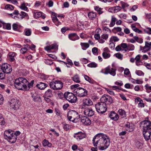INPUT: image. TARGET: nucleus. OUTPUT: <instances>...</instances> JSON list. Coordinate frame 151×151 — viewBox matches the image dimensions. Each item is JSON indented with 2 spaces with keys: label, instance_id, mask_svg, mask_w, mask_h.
Segmentation results:
<instances>
[{
  "label": "nucleus",
  "instance_id": "bf43d9fd",
  "mask_svg": "<svg viewBox=\"0 0 151 151\" xmlns=\"http://www.w3.org/2000/svg\"><path fill=\"white\" fill-rule=\"evenodd\" d=\"M144 31L145 32L151 35V28L150 27H147L144 29Z\"/></svg>",
  "mask_w": 151,
  "mask_h": 151
},
{
  "label": "nucleus",
  "instance_id": "c03bdc74",
  "mask_svg": "<svg viewBox=\"0 0 151 151\" xmlns=\"http://www.w3.org/2000/svg\"><path fill=\"white\" fill-rule=\"evenodd\" d=\"M120 4L122 6V8L124 10V11H125V8L129 6V5L127 3H126L122 1L120 2Z\"/></svg>",
  "mask_w": 151,
  "mask_h": 151
},
{
  "label": "nucleus",
  "instance_id": "f257e3e1",
  "mask_svg": "<svg viewBox=\"0 0 151 151\" xmlns=\"http://www.w3.org/2000/svg\"><path fill=\"white\" fill-rule=\"evenodd\" d=\"M92 142L94 147L103 150L107 149L110 143L109 137L102 133L95 135L93 138Z\"/></svg>",
  "mask_w": 151,
  "mask_h": 151
},
{
  "label": "nucleus",
  "instance_id": "5701e85b",
  "mask_svg": "<svg viewBox=\"0 0 151 151\" xmlns=\"http://www.w3.org/2000/svg\"><path fill=\"white\" fill-rule=\"evenodd\" d=\"M32 97L33 99V100L35 102L40 103L41 101V98L39 96L33 94L32 96Z\"/></svg>",
  "mask_w": 151,
  "mask_h": 151
},
{
  "label": "nucleus",
  "instance_id": "4d7b16f0",
  "mask_svg": "<svg viewBox=\"0 0 151 151\" xmlns=\"http://www.w3.org/2000/svg\"><path fill=\"white\" fill-rule=\"evenodd\" d=\"M135 73L139 76H142L144 75V73L141 70H137L135 72Z\"/></svg>",
  "mask_w": 151,
  "mask_h": 151
},
{
  "label": "nucleus",
  "instance_id": "0e129e2a",
  "mask_svg": "<svg viewBox=\"0 0 151 151\" xmlns=\"http://www.w3.org/2000/svg\"><path fill=\"white\" fill-rule=\"evenodd\" d=\"M121 47H122L123 49H127L128 45L126 43H122L121 44Z\"/></svg>",
  "mask_w": 151,
  "mask_h": 151
},
{
  "label": "nucleus",
  "instance_id": "3c124183",
  "mask_svg": "<svg viewBox=\"0 0 151 151\" xmlns=\"http://www.w3.org/2000/svg\"><path fill=\"white\" fill-rule=\"evenodd\" d=\"M102 9L101 8L97 6H96L94 8L95 10L99 14H101L103 13V12L101 11Z\"/></svg>",
  "mask_w": 151,
  "mask_h": 151
},
{
  "label": "nucleus",
  "instance_id": "a211bd4d",
  "mask_svg": "<svg viewBox=\"0 0 151 151\" xmlns=\"http://www.w3.org/2000/svg\"><path fill=\"white\" fill-rule=\"evenodd\" d=\"M109 117L111 119L115 121L117 120L119 118L118 114L114 111L111 112L109 115Z\"/></svg>",
  "mask_w": 151,
  "mask_h": 151
},
{
  "label": "nucleus",
  "instance_id": "8fccbe9b",
  "mask_svg": "<svg viewBox=\"0 0 151 151\" xmlns=\"http://www.w3.org/2000/svg\"><path fill=\"white\" fill-rule=\"evenodd\" d=\"M134 38L136 41L138 43H142L143 42V39L141 38H139L137 36H135L134 37Z\"/></svg>",
  "mask_w": 151,
  "mask_h": 151
},
{
  "label": "nucleus",
  "instance_id": "603ef678",
  "mask_svg": "<svg viewBox=\"0 0 151 151\" xmlns=\"http://www.w3.org/2000/svg\"><path fill=\"white\" fill-rule=\"evenodd\" d=\"M134 49V46L132 44H129L128 45L127 50H133Z\"/></svg>",
  "mask_w": 151,
  "mask_h": 151
},
{
  "label": "nucleus",
  "instance_id": "f8f14e48",
  "mask_svg": "<svg viewBox=\"0 0 151 151\" xmlns=\"http://www.w3.org/2000/svg\"><path fill=\"white\" fill-rule=\"evenodd\" d=\"M76 92L78 96L81 97L87 96L88 93L86 89L81 87L77 88Z\"/></svg>",
  "mask_w": 151,
  "mask_h": 151
},
{
  "label": "nucleus",
  "instance_id": "6ab92c4d",
  "mask_svg": "<svg viewBox=\"0 0 151 151\" xmlns=\"http://www.w3.org/2000/svg\"><path fill=\"white\" fill-rule=\"evenodd\" d=\"M69 38L73 41H75L79 39V37L77 35L76 33H72L68 35Z\"/></svg>",
  "mask_w": 151,
  "mask_h": 151
},
{
  "label": "nucleus",
  "instance_id": "2f4dec72",
  "mask_svg": "<svg viewBox=\"0 0 151 151\" xmlns=\"http://www.w3.org/2000/svg\"><path fill=\"white\" fill-rule=\"evenodd\" d=\"M136 102H139L138 103V106L139 107H144V104L143 103V101L140 98H138L135 99Z\"/></svg>",
  "mask_w": 151,
  "mask_h": 151
},
{
  "label": "nucleus",
  "instance_id": "49530a36",
  "mask_svg": "<svg viewBox=\"0 0 151 151\" xmlns=\"http://www.w3.org/2000/svg\"><path fill=\"white\" fill-rule=\"evenodd\" d=\"M34 80H32L30 83H28H28L27 85H28V86H27V90H28L29 89L31 88H32L33 87V85L34 83Z\"/></svg>",
  "mask_w": 151,
  "mask_h": 151
},
{
  "label": "nucleus",
  "instance_id": "4be33fe9",
  "mask_svg": "<svg viewBox=\"0 0 151 151\" xmlns=\"http://www.w3.org/2000/svg\"><path fill=\"white\" fill-rule=\"evenodd\" d=\"M47 84L42 82H40L39 84H37L36 85V87L41 90L44 89L47 87Z\"/></svg>",
  "mask_w": 151,
  "mask_h": 151
},
{
  "label": "nucleus",
  "instance_id": "774afa93",
  "mask_svg": "<svg viewBox=\"0 0 151 151\" xmlns=\"http://www.w3.org/2000/svg\"><path fill=\"white\" fill-rule=\"evenodd\" d=\"M94 38L96 40H99L100 39H101V37H100V35L98 33H96L94 35Z\"/></svg>",
  "mask_w": 151,
  "mask_h": 151
},
{
  "label": "nucleus",
  "instance_id": "338daca9",
  "mask_svg": "<svg viewBox=\"0 0 151 151\" xmlns=\"http://www.w3.org/2000/svg\"><path fill=\"white\" fill-rule=\"evenodd\" d=\"M27 49L26 47H24L22 48L20 50V52L21 53L24 54L27 52Z\"/></svg>",
  "mask_w": 151,
  "mask_h": 151
},
{
  "label": "nucleus",
  "instance_id": "7c9ffc66",
  "mask_svg": "<svg viewBox=\"0 0 151 151\" xmlns=\"http://www.w3.org/2000/svg\"><path fill=\"white\" fill-rule=\"evenodd\" d=\"M80 45L81 46L82 49L83 50H86L89 46V44L87 43L81 42Z\"/></svg>",
  "mask_w": 151,
  "mask_h": 151
},
{
  "label": "nucleus",
  "instance_id": "473e14b6",
  "mask_svg": "<svg viewBox=\"0 0 151 151\" xmlns=\"http://www.w3.org/2000/svg\"><path fill=\"white\" fill-rule=\"evenodd\" d=\"M19 14L18 11L16 10L14 11L13 13L11 14L10 15L12 16V17H14L13 15H14V18H15V17H18L19 18Z\"/></svg>",
  "mask_w": 151,
  "mask_h": 151
},
{
  "label": "nucleus",
  "instance_id": "a18cd8bd",
  "mask_svg": "<svg viewBox=\"0 0 151 151\" xmlns=\"http://www.w3.org/2000/svg\"><path fill=\"white\" fill-rule=\"evenodd\" d=\"M34 16L35 18L40 17L42 16V13L41 12H35Z\"/></svg>",
  "mask_w": 151,
  "mask_h": 151
},
{
  "label": "nucleus",
  "instance_id": "39448f33",
  "mask_svg": "<svg viewBox=\"0 0 151 151\" xmlns=\"http://www.w3.org/2000/svg\"><path fill=\"white\" fill-rule=\"evenodd\" d=\"M95 106L96 111L99 113L103 114L106 111L107 106L105 103L101 101L95 104Z\"/></svg>",
  "mask_w": 151,
  "mask_h": 151
},
{
  "label": "nucleus",
  "instance_id": "6e6552de",
  "mask_svg": "<svg viewBox=\"0 0 151 151\" xmlns=\"http://www.w3.org/2000/svg\"><path fill=\"white\" fill-rule=\"evenodd\" d=\"M64 96L66 99L71 103H75L77 101V97L72 93H65Z\"/></svg>",
  "mask_w": 151,
  "mask_h": 151
},
{
  "label": "nucleus",
  "instance_id": "37998d69",
  "mask_svg": "<svg viewBox=\"0 0 151 151\" xmlns=\"http://www.w3.org/2000/svg\"><path fill=\"white\" fill-rule=\"evenodd\" d=\"M119 40V39L116 36H112L110 38V42H117Z\"/></svg>",
  "mask_w": 151,
  "mask_h": 151
},
{
  "label": "nucleus",
  "instance_id": "bb28decb",
  "mask_svg": "<svg viewBox=\"0 0 151 151\" xmlns=\"http://www.w3.org/2000/svg\"><path fill=\"white\" fill-rule=\"evenodd\" d=\"M21 134V132L19 131H16L14 133L13 132V136L12 137H13V141L12 142H14L15 143L17 139V136Z\"/></svg>",
  "mask_w": 151,
  "mask_h": 151
},
{
  "label": "nucleus",
  "instance_id": "4c0bfd02",
  "mask_svg": "<svg viewBox=\"0 0 151 151\" xmlns=\"http://www.w3.org/2000/svg\"><path fill=\"white\" fill-rule=\"evenodd\" d=\"M28 16V14L24 12H21V13L19 14V18L21 19H23L25 17H27Z\"/></svg>",
  "mask_w": 151,
  "mask_h": 151
},
{
  "label": "nucleus",
  "instance_id": "dca6fc26",
  "mask_svg": "<svg viewBox=\"0 0 151 151\" xmlns=\"http://www.w3.org/2000/svg\"><path fill=\"white\" fill-rule=\"evenodd\" d=\"M85 134L81 132L75 133L73 135V137L78 141H79L82 139L85 138Z\"/></svg>",
  "mask_w": 151,
  "mask_h": 151
},
{
  "label": "nucleus",
  "instance_id": "20e7f679",
  "mask_svg": "<svg viewBox=\"0 0 151 151\" xmlns=\"http://www.w3.org/2000/svg\"><path fill=\"white\" fill-rule=\"evenodd\" d=\"M68 119L73 122H76L79 120L80 115L76 111L70 110L68 111L67 114Z\"/></svg>",
  "mask_w": 151,
  "mask_h": 151
},
{
  "label": "nucleus",
  "instance_id": "cd10ccee",
  "mask_svg": "<svg viewBox=\"0 0 151 151\" xmlns=\"http://www.w3.org/2000/svg\"><path fill=\"white\" fill-rule=\"evenodd\" d=\"M131 27L132 29L135 32H137L139 34H142V31L137 28L136 27L135 24H131Z\"/></svg>",
  "mask_w": 151,
  "mask_h": 151
},
{
  "label": "nucleus",
  "instance_id": "6e6d98bb",
  "mask_svg": "<svg viewBox=\"0 0 151 151\" xmlns=\"http://www.w3.org/2000/svg\"><path fill=\"white\" fill-rule=\"evenodd\" d=\"M150 49L149 48H148L145 46L142 47V48L141 47V50H142V52L144 53L148 51Z\"/></svg>",
  "mask_w": 151,
  "mask_h": 151
},
{
  "label": "nucleus",
  "instance_id": "c9c22d12",
  "mask_svg": "<svg viewBox=\"0 0 151 151\" xmlns=\"http://www.w3.org/2000/svg\"><path fill=\"white\" fill-rule=\"evenodd\" d=\"M24 32L26 35L29 36L31 35L32 31L30 29L27 28L24 29Z\"/></svg>",
  "mask_w": 151,
  "mask_h": 151
},
{
  "label": "nucleus",
  "instance_id": "f3484780",
  "mask_svg": "<svg viewBox=\"0 0 151 151\" xmlns=\"http://www.w3.org/2000/svg\"><path fill=\"white\" fill-rule=\"evenodd\" d=\"M80 121L82 124L85 125H89L91 123L90 120L85 116L82 117L80 119Z\"/></svg>",
  "mask_w": 151,
  "mask_h": 151
},
{
  "label": "nucleus",
  "instance_id": "58836bf2",
  "mask_svg": "<svg viewBox=\"0 0 151 151\" xmlns=\"http://www.w3.org/2000/svg\"><path fill=\"white\" fill-rule=\"evenodd\" d=\"M122 28L119 27H114L112 29V32L114 33H116L118 32H120L122 31Z\"/></svg>",
  "mask_w": 151,
  "mask_h": 151
},
{
  "label": "nucleus",
  "instance_id": "4468645a",
  "mask_svg": "<svg viewBox=\"0 0 151 151\" xmlns=\"http://www.w3.org/2000/svg\"><path fill=\"white\" fill-rule=\"evenodd\" d=\"M83 113L85 115L88 116H91L94 114L93 111L91 108L88 107L84 108Z\"/></svg>",
  "mask_w": 151,
  "mask_h": 151
},
{
  "label": "nucleus",
  "instance_id": "ea45409f",
  "mask_svg": "<svg viewBox=\"0 0 151 151\" xmlns=\"http://www.w3.org/2000/svg\"><path fill=\"white\" fill-rule=\"evenodd\" d=\"M44 62L47 65H51L53 64V62L51 59H45Z\"/></svg>",
  "mask_w": 151,
  "mask_h": 151
},
{
  "label": "nucleus",
  "instance_id": "f03ea898",
  "mask_svg": "<svg viewBox=\"0 0 151 151\" xmlns=\"http://www.w3.org/2000/svg\"><path fill=\"white\" fill-rule=\"evenodd\" d=\"M140 125L145 139L146 141L149 140L151 134V122L144 120L140 122Z\"/></svg>",
  "mask_w": 151,
  "mask_h": 151
},
{
  "label": "nucleus",
  "instance_id": "e2e57ef3",
  "mask_svg": "<svg viewBox=\"0 0 151 151\" xmlns=\"http://www.w3.org/2000/svg\"><path fill=\"white\" fill-rule=\"evenodd\" d=\"M114 7L115 13L119 12L122 9L121 7L119 6H115Z\"/></svg>",
  "mask_w": 151,
  "mask_h": 151
},
{
  "label": "nucleus",
  "instance_id": "052dcab7",
  "mask_svg": "<svg viewBox=\"0 0 151 151\" xmlns=\"http://www.w3.org/2000/svg\"><path fill=\"white\" fill-rule=\"evenodd\" d=\"M5 124V122L4 120V118L0 114V124L4 125Z\"/></svg>",
  "mask_w": 151,
  "mask_h": 151
},
{
  "label": "nucleus",
  "instance_id": "c85d7f7f",
  "mask_svg": "<svg viewBox=\"0 0 151 151\" xmlns=\"http://www.w3.org/2000/svg\"><path fill=\"white\" fill-rule=\"evenodd\" d=\"M15 54L13 52H10L9 54L8 58L9 60L11 61H13L15 60Z\"/></svg>",
  "mask_w": 151,
  "mask_h": 151
},
{
  "label": "nucleus",
  "instance_id": "e433bc0d",
  "mask_svg": "<svg viewBox=\"0 0 151 151\" xmlns=\"http://www.w3.org/2000/svg\"><path fill=\"white\" fill-rule=\"evenodd\" d=\"M45 95L47 97H51L52 96V91L50 89H48L45 92Z\"/></svg>",
  "mask_w": 151,
  "mask_h": 151
},
{
  "label": "nucleus",
  "instance_id": "aec40b11",
  "mask_svg": "<svg viewBox=\"0 0 151 151\" xmlns=\"http://www.w3.org/2000/svg\"><path fill=\"white\" fill-rule=\"evenodd\" d=\"M109 37L108 34H103L101 37V39L99 40L100 43H103L105 42V40H107Z\"/></svg>",
  "mask_w": 151,
  "mask_h": 151
},
{
  "label": "nucleus",
  "instance_id": "13d9d810",
  "mask_svg": "<svg viewBox=\"0 0 151 151\" xmlns=\"http://www.w3.org/2000/svg\"><path fill=\"white\" fill-rule=\"evenodd\" d=\"M106 90L107 92L109 93L110 95H114L115 94L114 93L111 89H109L107 88L106 89Z\"/></svg>",
  "mask_w": 151,
  "mask_h": 151
},
{
  "label": "nucleus",
  "instance_id": "393cba45",
  "mask_svg": "<svg viewBox=\"0 0 151 151\" xmlns=\"http://www.w3.org/2000/svg\"><path fill=\"white\" fill-rule=\"evenodd\" d=\"M88 17L91 20H93L95 19L96 17V14L95 12H90L88 13Z\"/></svg>",
  "mask_w": 151,
  "mask_h": 151
},
{
  "label": "nucleus",
  "instance_id": "de8ad7c7",
  "mask_svg": "<svg viewBox=\"0 0 151 151\" xmlns=\"http://www.w3.org/2000/svg\"><path fill=\"white\" fill-rule=\"evenodd\" d=\"M102 55L104 58L105 59L108 58L110 57V54L109 53L103 52Z\"/></svg>",
  "mask_w": 151,
  "mask_h": 151
},
{
  "label": "nucleus",
  "instance_id": "09e8293b",
  "mask_svg": "<svg viewBox=\"0 0 151 151\" xmlns=\"http://www.w3.org/2000/svg\"><path fill=\"white\" fill-rule=\"evenodd\" d=\"M87 66L90 68H96L97 66V64L93 62L88 64Z\"/></svg>",
  "mask_w": 151,
  "mask_h": 151
},
{
  "label": "nucleus",
  "instance_id": "2eb2a0df",
  "mask_svg": "<svg viewBox=\"0 0 151 151\" xmlns=\"http://www.w3.org/2000/svg\"><path fill=\"white\" fill-rule=\"evenodd\" d=\"M83 105L82 108L84 109L86 108H88L87 106H91L93 104V103L92 101L89 98L85 99L83 100Z\"/></svg>",
  "mask_w": 151,
  "mask_h": 151
},
{
  "label": "nucleus",
  "instance_id": "7ed1b4c3",
  "mask_svg": "<svg viewBox=\"0 0 151 151\" xmlns=\"http://www.w3.org/2000/svg\"><path fill=\"white\" fill-rule=\"evenodd\" d=\"M28 81L25 78L20 77L15 80L14 86L15 88L19 90L27 91Z\"/></svg>",
  "mask_w": 151,
  "mask_h": 151
},
{
  "label": "nucleus",
  "instance_id": "f704fd0d",
  "mask_svg": "<svg viewBox=\"0 0 151 151\" xmlns=\"http://www.w3.org/2000/svg\"><path fill=\"white\" fill-rule=\"evenodd\" d=\"M26 4H25L24 3H23L21 4V6L19 7V8L22 10L28 12V9L26 6Z\"/></svg>",
  "mask_w": 151,
  "mask_h": 151
},
{
  "label": "nucleus",
  "instance_id": "412c9836",
  "mask_svg": "<svg viewBox=\"0 0 151 151\" xmlns=\"http://www.w3.org/2000/svg\"><path fill=\"white\" fill-rule=\"evenodd\" d=\"M58 49V47L56 44H53L45 47V50L47 51L50 50L52 49Z\"/></svg>",
  "mask_w": 151,
  "mask_h": 151
},
{
  "label": "nucleus",
  "instance_id": "79ce46f5",
  "mask_svg": "<svg viewBox=\"0 0 151 151\" xmlns=\"http://www.w3.org/2000/svg\"><path fill=\"white\" fill-rule=\"evenodd\" d=\"M3 28L8 30H10L11 29V24L9 23H3Z\"/></svg>",
  "mask_w": 151,
  "mask_h": 151
},
{
  "label": "nucleus",
  "instance_id": "72a5a7b5",
  "mask_svg": "<svg viewBox=\"0 0 151 151\" xmlns=\"http://www.w3.org/2000/svg\"><path fill=\"white\" fill-rule=\"evenodd\" d=\"M118 113L120 115L122 116V118H124L126 116V112L124 110L122 109H119Z\"/></svg>",
  "mask_w": 151,
  "mask_h": 151
},
{
  "label": "nucleus",
  "instance_id": "c756f323",
  "mask_svg": "<svg viewBox=\"0 0 151 151\" xmlns=\"http://www.w3.org/2000/svg\"><path fill=\"white\" fill-rule=\"evenodd\" d=\"M72 78L73 81L76 83L80 82V78L78 74L75 75Z\"/></svg>",
  "mask_w": 151,
  "mask_h": 151
},
{
  "label": "nucleus",
  "instance_id": "0eeeda50",
  "mask_svg": "<svg viewBox=\"0 0 151 151\" xmlns=\"http://www.w3.org/2000/svg\"><path fill=\"white\" fill-rule=\"evenodd\" d=\"M10 107L12 109L17 110L18 109L20 106L19 101L16 98H12L9 101Z\"/></svg>",
  "mask_w": 151,
  "mask_h": 151
},
{
  "label": "nucleus",
  "instance_id": "5fc2aeb1",
  "mask_svg": "<svg viewBox=\"0 0 151 151\" xmlns=\"http://www.w3.org/2000/svg\"><path fill=\"white\" fill-rule=\"evenodd\" d=\"M116 57L119 59L122 60L123 58V55L120 53H116L115 54Z\"/></svg>",
  "mask_w": 151,
  "mask_h": 151
},
{
  "label": "nucleus",
  "instance_id": "864d4df0",
  "mask_svg": "<svg viewBox=\"0 0 151 151\" xmlns=\"http://www.w3.org/2000/svg\"><path fill=\"white\" fill-rule=\"evenodd\" d=\"M5 9L9 10H13L14 9V7L12 5L8 4L5 6Z\"/></svg>",
  "mask_w": 151,
  "mask_h": 151
},
{
  "label": "nucleus",
  "instance_id": "69168bd1",
  "mask_svg": "<svg viewBox=\"0 0 151 151\" xmlns=\"http://www.w3.org/2000/svg\"><path fill=\"white\" fill-rule=\"evenodd\" d=\"M4 101V99L2 95L0 93V105L2 104Z\"/></svg>",
  "mask_w": 151,
  "mask_h": 151
},
{
  "label": "nucleus",
  "instance_id": "680f3d73",
  "mask_svg": "<svg viewBox=\"0 0 151 151\" xmlns=\"http://www.w3.org/2000/svg\"><path fill=\"white\" fill-rule=\"evenodd\" d=\"M92 52L94 54H97L98 52V48L96 47H94L93 48L92 50Z\"/></svg>",
  "mask_w": 151,
  "mask_h": 151
},
{
  "label": "nucleus",
  "instance_id": "a19ab883",
  "mask_svg": "<svg viewBox=\"0 0 151 151\" xmlns=\"http://www.w3.org/2000/svg\"><path fill=\"white\" fill-rule=\"evenodd\" d=\"M116 21V18L113 17H112L111 18V20L110 24H109V26L110 27H112L114 26L115 23V22Z\"/></svg>",
  "mask_w": 151,
  "mask_h": 151
},
{
  "label": "nucleus",
  "instance_id": "ddd939ff",
  "mask_svg": "<svg viewBox=\"0 0 151 151\" xmlns=\"http://www.w3.org/2000/svg\"><path fill=\"white\" fill-rule=\"evenodd\" d=\"M101 101L103 103L107 102L108 104H110L113 102L112 98L110 96L106 95H103L100 99Z\"/></svg>",
  "mask_w": 151,
  "mask_h": 151
},
{
  "label": "nucleus",
  "instance_id": "b1692460",
  "mask_svg": "<svg viewBox=\"0 0 151 151\" xmlns=\"http://www.w3.org/2000/svg\"><path fill=\"white\" fill-rule=\"evenodd\" d=\"M83 76L85 80L91 84H95L96 83V82L95 81L88 76L84 75Z\"/></svg>",
  "mask_w": 151,
  "mask_h": 151
},
{
  "label": "nucleus",
  "instance_id": "423d86ee",
  "mask_svg": "<svg viewBox=\"0 0 151 151\" xmlns=\"http://www.w3.org/2000/svg\"><path fill=\"white\" fill-rule=\"evenodd\" d=\"M50 87L53 90H57L61 89L63 87V83L60 81H55L50 83Z\"/></svg>",
  "mask_w": 151,
  "mask_h": 151
},
{
  "label": "nucleus",
  "instance_id": "9b49d317",
  "mask_svg": "<svg viewBox=\"0 0 151 151\" xmlns=\"http://www.w3.org/2000/svg\"><path fill=\"white\" fill-rule=\"evenodd\" d=\"M1 69L5 73H9L12 70V67L9 64L5 63L2 64Z\"/></svg>",
  "mask_w": 151,
  "mask_h": 151
},
{
  "label": "nucleus",
  "instance_id": "a878e982",
  "mask_svg": "<svg viewBox=\"0 0 151 151\" xmlns=\"http://www.w3.org/2000/svg\"><path fill=\"white\" fill-rule=\"evenodd\" d=\"M42 144L44 147L47 146L49 147H51L52 145V144L46 139H44L43 141Z\"/></svg>",
  "mask_w": 151,
  "mask_h": 151
},
{
  "label": "nucleus",
  "instance_id": "9d476101",
  "mask_svg": "<svg viewBox=\"0 0 151 151\" xmlns=\"http://www.w3.org/2000/svg\"><path fill=\"white\" fill-rule=\"evenodd\" d=\"M116 69L113 68L110 69V67L108 66L104 69L101 70V72L105 74H108L109 73L111 75L114 76L116 74Z\"/></svg>",
  "mask_w": 151,
  "mask_h": 151
},
{
  "label": "nucleus",
  "instance_id": "1a4fd4ad",
  "mask_svg": "<svg viewBox=\"0 0 151 151\" xmlns=\"http://www.w3.org/2000/svg\"><path fill=\"white\" fill-rule=\"evenodd\" d=\"M4 138L8 140V142L11 143H14V142H12L13 140V131L11 130H6L4 133Z\"/></svg>",
  "mask_w": 151,
  "mask_h": 151
}]
</instances>
